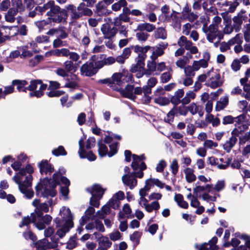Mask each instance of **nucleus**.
Listing matches in <instances>:
<instances>
[{"mask_svg":"<svg viewBox=\"0 0 250 250\" xmlns=\"http://www.w3.org/2000/svg\"><path fill=\"white\" fill-rule=\"evenodd\" d=\"M64 172H56L53 175L52 179L43 178L36 187V191L38 195L43 197H53L56 194L55 188L56 186L61 184V192L62 195L66 196L69 192V180L65 177L62 176Z\"/></svg>","mask_w":250,"mask_h":250,"instance_id":"nucleus-1","label":"nucleus"},{"mask_svg":"<svg viewBox=\"0 0 250 250\" xmlns=\"http://www.w3.org/2000/svg\"><path fill=\"white\" fill-rule=\"evenodd\" d=\"M33 171L30 165H27L13 177V180L18 185L20 190L28 199L32 198L34 195L33 191L30 188L32 181L31 173Z\"/></svg>","mask_w":250,"mask_h":250,"instance_id":"nucleus-2","label":"nucleus"},{"mask_svg":"<svg viewBox=\"0 0 250 250\" xmlns=\"http://www.w3.org/2000/svg\"><path fill=\"white\" fill-rule=\"evenodd\" d=\"M131 48L134 49V52L138 53V56L135 60L136 63L132 65L130 71L132 73H136V77L140 78L145 74L144 61L146 58V53L150 48V46L142 47L136 45L132 46Z\"/></svg>","mask_w":250,"mask_h":250,"instance_id":"nucleus-3","label":"nucleus"},{"mask_svg":"<svg viewBox=\"0 0 250 250\" xmlns=\"http://www.w3.org/2000/svg\"><path fill=\"white\" fill-rule=\"evenodd\" d=\"M177 44L180 47L174 53L175 57H178L183 55L185 52V49L189 51L190 53H187V55L189 58H192V56L190 54H194L198 52V48L196 46H193L192 42L187 39L184 36H182L177 42Z\"/></svg>","mask_w":250,"mask_h":250,"instance_id":"nucleus-4","label":"nucleus"},{"mask_svg":"<svg viewBox=\"0 0 250 250\" xmlns=\"http://www.w3.org/2000/svg\"><path fill=\"white\" fill-rule=\"evenodd\" d=\"M202 29L206 34L208 41L210 42H213L216 39L218 41L223 39V34L218 31V27L215 25L210 24L207 26V24L204 23Z\"/></svg>","mask_w":250,"mask_h":250,"instance_id":"nucleus-5","label":"nucleus"},{"mask_svg":"<svg viewBox=\"0 0 250 250\" xmlns=\"http://www.w3.org/2000/svg\"><path fill=\"white\" fill-rule=\"evenodd\" d=\"M32 223L39 230H42L45 229L47 225L51 223L52 217L48 215H43V213H38V214L31 213Z\"/></svg>","mask_w":250,"mask_h":250,"instance_id":"nucleus-6","label":"nucleus"},{"mask_svg":"<svg viewBox=\"0 0 250 250\" xmlns=\"http://www.w3.org/2000/svg\"><path fill=\"white\" fill-rule=\"evenodd\" d=\"M47 88V84H44L41 80L31 81L30 85L26 87L27 90L32 91L29 93L30 97L35 96L37 98L43 95V91Z\"/></svg>","mask_w":250,"mask_h":250,"instance_id":"nucleus-7","label":"nucleus"},{"mask_svg":"<svg viewBox=\"0 0 250 250\" xmlns=\"http://www.w3.org/2000/svg\"><path fill=\"white\" fill-rule=\"evenodd\" d=\"M208 79L207 82V86L215 89L222 85L224 79L217 71H214L213 69L208 72Z\"/></svg>","mask_w":250,"mask_h":250,"instance_id":"nucleus-8","label":"nucleus"},{"mask_svg":"<svg viewBox=\"0 0 250 250\" xmlns=\"http://www.w3.org/2000/svg\"><path fill=\"white\" fill-rule=\"evenodd\" d=\"M86 190L92 195L90 204L95 207H99V200L102 198L104 190L99 185H94L91 188H87Z\"/></svg>","mask_w":250,"mask_h":250,"instance_id":"nucleus-9","label":"nucleus"},{"mask_svg":"<svg viewBox=\"0 0 250 250\" xmlns=\"http://www.w3.org/2000/svg\"><path fill=\"white\" fill-rule=\"evenodd\" d=\"M50 22L57 23L66 22L67 14L65 9H61L58 5L56 6L51 14L48 16Z\"/></svg>","mask_w":250,"mask_h":250,"instance_id":"nucleus-10","label":"nucleus"},{"mask_svg":"<svg viewBox=\"0 0 250 250\" xmlns=\"http://www.w3.org/2000/svg\"><path fill=\"white\" fill-rule=\"evenodd\" d=\"M246 120V115L245 114H242L234 118V122L235 123L236 128L232 131V135L237 136L241 132L248 128V124Z\"/></svg>","mask_w":250,"mask_h":250,"instance_id":"nucleus-11","label":"nucleus"},{"mask_svg":"<svg viewBox=\"0 0 250 250\" xmlns=\"http://www.w3.org/2000/svg\"><path fill=\"white\" fill-rule=\"evenodd\" d=\"M117 143H114L109 145L110 151L108 152L107 147L103 143L102 140H100L98 142L99 147L98 153L101 157H103L107 155L109 157H112L117 152Z\"/></svg>","mask_w":250,"mask_h":250,"instance_id":"nucleus-12","label":"nucleus"},{"mask_svg":"<svg viewBox=\"0 0 250 250\" xmlns=\"http://www.w3.org/2000/svg\"><path fill=\"white\" fill-rule=\"evenodd\" d=\"M51 241V242H49L45 238L38 241L36 244L37 250H46L56 248L58 247V240L52 237Z\"/></svg>","mask_w":250,"mask_h":250,"instance_id":"nucleus-13","label":"nucleus"},{"mask_svg":"<svg viewBox=\"0 0 250 250\" xmlns=\"http://www.w3.org/2000/svg\"><path fill=\"white\" fill-rule=\"evenodd\" d=\"M32 205L36 208L35 213H34L38 214V213H42V212H48L49 206L52 207L53 204L52 199L49 200L47 203H40V200L36 199L33 200Z\"/></svg>","mask_w":250,"mask_h":250,"instance_id":"nucleus-14","label":"nucleus"},{"mask_svg":"<svg viewBox=\"0 0 250 250\" xmlns=\"http://www.w3.org/2000/svg\"><path fill=\"white\" fill-rule=\"evenodd\" d=\"M81 74L85 76H92L97 72L93 62H87L80 68Z\"/></svg>","mask_w":250,"mask_h":250,"instance_id":"nucleus-15","label":"nucleus"},{"mask_svg":"<svg viewBox=\"0 0 250 250\" xmlns=\"http://www.w3.org/2000/svg\"><path fill=\"white\" fill-rule=\"evenodd\" d=\"M101 31L104 39H111L117 34L118 29L116 27H111L109 23H106L102 25Z\"/></svg>","mask_w":250,"mask_h":250,"instance_id":"nucleus-16","label":"nucleus"},{"mask_svg":"<svg viewBox=\"0 0 250 250\" xmlns=\"http://www.w3.org/2000/svg\"><path fill=\"white\" fill-rule=\"evenodd\" d=\"M241 1V0H233L232 1H226L222 3L217 2L216 4L218 5L226 12L232 13L235 10Z\"/></svg>","mask_w":250,"mask_h":250,"instance_id":"nucleus-17","label":"nucleus"},{"mask_svg":"<svg viewBox=\"0 0 250 250\" xmlns=\"http://www.w3.org/2000/svg\"><path fill=\"white\" fill-rule=\"evenodd\" d=\"M60 214L62 218V223H66L68 226H73V217L69 208H66L65 207H62L60 209Z\"/></svg>","mask_w":250,"mask_h":250,"instance_id":"nucleus-18","label":"nucleus"},{"mask_svg":"<svg viewBox=\"0 0 250 250\" xmlns=\"http://www.w3.org/2000/svg\"><path fill=\"white\" fill-rule=\"evenodd\" d=\"M247 18L248 17L246 11L244 10H241L237 14V16L233 18L232 20L234 22V28L236 32L240 30L243 22L246 21Z\"/></svg>","mask_w":250,"mask_h":250,"instance_id":"nucleus-19","label":"nucleus"},{"mask_svg":"<svg viewBox=\"0 0 250 250\" xmlns=\"http://www.w3.org/2000/svg\"><path fill=\"white\" fill-rule=\"evenodd\" d=\"M83 141H84L83 139H81L79 141V150L78 153L80 157L83 159L87 158L88 160L91 161H94L96 158V156L92 153V151H90L86 152L84 150Z\"/></svg>","mask_w":250,"mask_h":250,"instance_id":"nucleus-20","label":"nucleus"},{"mask_svg":"<svg viewBox=\"0 0 250 250\" xmlns=\"http://www.w3.org/2000/svg\"><path fill=\"white\" fill-rule=\"evenodd\" d=\"M114 89L119 91L120 94L124 97L128 98L131 100H135L136 96L133 93L134 86L132 85H127L124 89L116 88Z\"/></svg>","mask_w":250,"mask_h":250,"instance_id":"nucleus-21","label":"nucleus"},{"mask_svg":"<svg viewBox=\"0 0 250 250\" xmlns=\"http://www.w3.org/2000/svg\"><path fill=\"white\" fill-rule=\"evenodd\" d=\"M218 239L216 237H213L208 243H204L201 246L196 244L195 247L199 250H218V246L216 245Z\"/></svg>","mask_w":250,"mask_h":250,"instance_id":"nucleus-22","label":"nucleus"},{"mask_svg":"<svg viewBox=\"0 0 250 250\" xmlns=\"http://www.w3.org/2000/svg\"><path fill=\"white\" fill-rule=\"evenodd\" d=\"M95 209L92 207H89L85 212V215L83 216L80 220V224L82 226H83L87 220L91 219L94 220L95 219L94 215Z\"/></svg>","mask_w":250,"mask_h":250,"instance_id":"nucleus-23","label":"nucleus"},{"mask_svg":"<svg viewBox=\"0 0 250 250\" xmlns=\"http://www.w3.org/2000/svg\"><path fill=\"white\" fill-rule=\"evenodd\" d=\"M78 78L75 75H72L71 76L70 78H66L65 79V83L64 85V87H67L72 89H75L78 88Z\"/></svg>","mask_w":250,"mask_h":250,"instance_id":"nucleus-24","label":"nucleus"},{"mask_svg":"<svg viewBox=\"0 0 250 250\" xmlns=\"http://www.w3.org/2000/svg\"><path fill=\"white\" fill-rule=\"evenodd\" d=\"M56 6H57V5L55 4L54 1L50 0L42 6L36 7V9L40 12H43L46 10H49L46 13V15L48 16L51 14L54 9L56 8Z\"/></svg>","mask_w":250,"mask_h":250,"instance_id":"nucleus-25","label":"nucleus"},{"mask_svg":"<svg viewBox=\"0 0 250 250\" xmlns=\"http://www.w3.org/2000/svg\"><path fill=\"white\" fill-rule=\"evenodd\" d=\"M39 167L42 174H50L54 171L53 166L46 160L42 161L39 164Z\"/></svg>","mask_w":250,"mask_h":250,"instance_id":"nucleus-26","label":"nucleus"},{"mask_svg":"<svg viewBox=\"0 0 250 250\" xmlns=\"http://www.w3.org/2000/svg\"><path fill=\"white\" fill-rule=\"evenodd\" d=\"M185 92L183 89H179L176 90L170 98V102L175 105L182 104V98L184 96Z\"/></svg>","mask_w":250,"mask_h":250,"instance_id":"nucleus-27","label":"nucleus"},{"mask_svg":"<svg viewBox=\"0 0 250 250\" xmlns=\"http://www.w3.org/2000/svg\"><path fill=\"white\" fill-rule=\"evenodd\" d=\"M208 162L211 166H216L219 169H226L229 165L231 159L228 158L227 162L225 164H219V160L215 157L212 156L208 158Z\"/></svg>","mask_w":250,"mask_h":250,"instance_id":"nucleus-28","label":"nucleus"},{"mask_svg":"<svg viewBox=\"0 0 250 250\" xmlns=\"http://www.w3.org/2000/svg\"><path fill=\"white\" fill-rule=\"evenodd\" d=\"M55 221L57 224V227L59 228L56 232V234L58 235L60 238L63 237L65 234L69 231L70 228L73 227L68 226L67 225H66V223H62V225H59V220L57 219H56Z\"/></svg>","mask_w":250,"mask_h":250,"instance_id":"nucleus-29","label":"nucleus"},{"mask_svg":"<svg viewBox=\"0 0 250 250\" xmlns=\"http://www.w3.org/2000/svg\"><path fill=\"white\" fill-rule=\"evenodd\" d=\"M188 111L192 115H194L198 114L200 116H202L204 114L203 108L201 106L195 103H191L188 106Z\"/></svg>","mask_w":250,"mask_h":250,"instance_id":"nucleus-30","label":"nucleus"},{"mask_svg":"<svg viewBox=\"0 0 250 250\" xmlns=\"http://www.w3.org/2000/svg\"><path fill=\"white\" fill-rule=\"evenodd\" d=\"M122 180L125 185L129 187L130 189L133 188L137 185V180L131 175H125L122 177Z\"/></svg>","mask_w":250,"mask_h":250,"instance_id":"nucleus-31","label":"nucleus"},{"mask_svg":"<svg viewBox=\"0 0 250 250\" xmlns=\"http://www.w3.org/2000/svg\"><path fill=\"white\" fill-rule=\"evenodd\" d=\"M183 172L185 175L186 181L188 183L194 182L196 179L193 169L190 167H186L184 169Z\"/></svg>","mask_w":250,"mask_h":250,"instance_id":"nucleus-32","label":"nucleus"},{"mask_svg":"<svg viewBox=\"0 0 250 250\" xmlns=\"http://www.w3.org/2000/svg\"><path fill=\"white\" fill-rule=\"evenodd\" d=\"M156 28L155 25L148 22H144L139 23L137 26L136 31H146L148 32H151Z\"/></svg>","mask_w":250,"mask_h":250,"instance_id":"nucleus-33","label":"nucleus"},{"mask_svg":"<svg viewBox=\"0 0 250 250\" xmlns=\"http://www.w3.org/2000/svg\"><path fill=\"white\" fill-rule=\"evenodd\" d=\"M171 26L175 29V30L178 31L181 28V21L176 14L175 11H172L171 13Z\"/></svg>","mask_w":250,"mask_h":250,"instance_id":"nucleus-34","label":"nucleus"},{"mask_svg":"<svg viewBox=\"0 0 250 250\" xmlns=\"http://www.w3.org/2000/svg\"><path fill=\"white\" fill-rule=\"evenodd\" d=\"M125 72L122 73H115L112 76V81L113 83H116L119 85H122L124 83L125 80Z\"/></svg>","mask_w":250,"mask_h":250,"instance_id":"nucleus-35","label":"nucleus"},{"mask_svg":"<svg viewBox=\"0 0 250 250\" xmlns=\"http://www.w3.org/2000/svg\"><path fill=\"white\" fill-rule=\"evenodd\" d=\"M196 97V94L194 91L188 90L187 91L184 97L182 98V104H188L190 103L192 100H194Z\"/></svg>","mask_w":250,"mask_h":250,"instance_id":"nucleus-36","label":"nucleus"},{"mask_svg":"<svg viewBox=\"0 0 250 250\" xmlns=\"http://www.w3.org/2000/svg\"><path fill=\"white\" fill-rule=\"evenodd\" d=\"M66 9L71 12L70 16L73 20H78L81 18V14L77 10V8L72 4H68L65 7Z\"/></svg>","mask_w":250,"mask_h":250,"instance_id":"nucleus-37","label":"nucleus"},{"mask_svg":"<svg viewBox=\"0 0 250 250\" xmlns=\"http://www.w3.org/2000/svg\"><path fill=\"white\" fill-rule=\"evenodd\" d=\"M237 141V139L235 136H231L229 140L227 141L223 145V148L227 152H229L234 147Z\"/></svg>","mask_w":250,"mask_h":250,"instance_id":"nucleus-38","label":"nucleus"},{"mask_svg":"<svg viewBox=\"0 0 250 250\" xmlns=\"http://www.w3.org/2000/svg\"><path fill=\"white\" fill-rule=\"evenodd\" d=\"M156 60H151L148 61L146 65V69H145V74L151 75L156 71Z\"/></svg>","mask_w":250,"mask_h":250,"instance_id":"nucleus-39","label":"nucleus"},{"mask_svg":"<svg viewBox=\"0 0 250 250\" xmlns=\"http://www.w3.org/2000/svg\"><path fill=\"white\" fill-rule=\"evenodd\" d=\"M103 58L104 60V63L106 65H109L113 64L115 62V58L113 57H106L104 54L100 55L99 57L96 55H93L91 57V60L93 61H96L98 58Z\"/></svg>","mask_w":250,"mask_h":250,"instance_id":"nucleus-40","label":"nucleus"},{"mask_svg":"<svg viewBox=\"0 0 250 250\" xmlns=\"http://www.w3.org/2000/svg\"><path fill=\"white\" fill-rule=\"evenodd\" d=\"M27 84L28 83L25 80H15L12 82V84L17 85V88L19 92L23 91L26 92L27 88H26V87H24V86Z\"/></svg>","mask_w":250,"mask_h":250,"instance_id":"nucleus-41","label":"nucleus"},{"mask_svg":"<svg viewBox=\"0 0 250 250\" xmlns=\"http://www.w3.org/2000/svg\"><path fill=\"white\" fill-rule=\"evenodd\" d=\"M17 13V11L15 10V8H9L4 16L5 21L10 23L14 22L16 20L15 16Z\"/></svg>","mask_w":250,"mask_h":250,"instance_id":"nucleus-42","label":"nucleus"},{"mask_svg":"<svg viewBox=\"0 0 250 250\" xmlns=\"http://www.w3.org/2000/svg\"><path fill=\"white\" fill-rule=\"evenodd\" d=\"M149 49L151 52V55L150 56V59L151 60H156L158 57L161 56L164 54V51L156 47H151L150 46V48Z\"/></svg>","mask_w":250,"mask_h":250,"instance_id":"nucleus-43","label":"nucleus"},{"mask_svg":"<svg viewBox=\"0 0 250 250\" xmlns=\"http://www.w3.org/2000/svg\"><path fill=\"white\" fill-rule=\"evenodd\" d=\"M185 104H181L178 106L177 105L174 106L173 107L174 110L176 114H178L180 115L186 116L188 113V106H185Z\"/></svg>","mask_w":250,"mask_h":250,"instance_id":"nucleus-44","label":"nucleus"},{"mask_svg":"<svg viewBox=\"0 0 250 250\" xmlns=\"http://www.w3.org/2000/svg\"><path fill=\"white\" fill-rule=\"evenodd\" d=\"M229 103V98L228 96H224L220 98V100L217 102L216 105V110L217 111L224 109Z\"/></svg>","mask_w":250,"mask_h":250,"instance_id":"nucleus-45","label":"nucleus"},{"mask_svg":"<svg viewBox=\"0 0 250 250\" xmlns=\"http://www.w3.org/2000/svg\"><path fill=\"white\" fill-rule=\"evenodd\" d=\"M13 8H15V10L17 12L21 13L25 10V6L23 5L21 0H13L12 1Z\"/></svg>","mask_w":250,"mask_h":250,"instance_id":"nucleus-46","label":"nucleus"},{"mask_svg":"<svg viewBox=\"0 0 250 250\" xmlns=\"http://www.w3.org/2000/svg\"><path fill=\"white\" fill-rule=\"evenodd\" d=\"M155 37L157 39L165 40L167 38V32L164 27H158L155 32Z\"/></svg>","mask_w":250,"mask_h":250,"instance_id":"nucleus-47","label":"nucleus"},{"mask_svg":"<svg viewBox=\"0 0 250 250\" xmlns=\"http://www.w3.org/2000/svg\"><path fill=\"white\" fill-rule=\"evenodd\" d=\"M112 243L109 241L108 238L106 236H101L99 239V245L107 250V248L110 247Z\"/></svg>","mask_w":250,"mask_h":250,"instance_id":"nucleus-48","label":"nucleus"},{"mask_svg":"<svg viewBox=\"0 0 250 250\" xmlns=\"http://www.w3.org/2000/svg\"><path fill=\"white\" fill-rule=\"evenodd\" d=\"M174 200L180 207L184 208H188V203L183 200V197L181 194H176L174 197Z\"/></svg>","mask_w":250,"mask_h":250,"instance_id":"nucleus-49","label":"nucleus"},{"mask_svg":"<svg viewBox=\"0 0 250 250\" xmlns=\"http://www.w3.org/2000/svg\"><path fill=\"white\" fill-rule=\"evenodd\" d=\"M131 212V209L129 205L128 204L124 205L123 211H120L119 213V220L124 218L125 216H128Z\"/></svg>","mask_w":250,"mask_h":250,"instance_id":"nucleus-50","label":"nucleus"},{"mask_svg":"<svg viewBox=\"0 0 250 250\" xmlns=\"http://www.w3.org/2000/svg\"><path fill=\"white\" fill-rule=\"evenodd\" d=\"M160 208V205L158 201H153L147 205L145 210L148 213L152 212L153 210L158 211Z\"/></svg>","mask_w":250,"mask_h":250,"instance_id":"nucleus-51","label":"nucleus"},{"mask_svg":"<svg viewBox=\"0 0 250 250\" xmlns=\"http://www.w3.org/2000/svg\"><path fill=\"white\" fill-rule=\"evenodd\" d=\"M3 29L5 34L8 36V40L10 37H13L18 33V27L17 26L4 27Z\"/></svg>","mask_w":250,"mask_h":250,"instance_id":"nucleus-52","label":"nucleus"},{"mask_svg":"<svg viewBox=\"0 0 250 250\" xmlns=\"http://www.w3.org/2000/svg\"><path fill=\"white\" fill-rule=\"evenodd\" d=\"M127 2L126 0H120L118 2L113 4L111 6L112 10L118 11L120 10L123 6H127Z\"/></svg>","mask_w":250,"mask_h":250,"instance_id":"nucleus-53","label":"nucleus"},{"mask_svg":"<svg viewBox=\"0 0 250 250\" xmlns=\"http://www.w3.org/2000/svg\"><path fill=\"white\" fill-rule=\"evenodd\" d=\"M154 102L161 106H166L168 105L170 102L169 99L166 97H158L154 100Z\"/></svg>","mask_w":250,"mask_h":250,"instance_id":"nucleus-54","label":"nucleus"},{"mask_svg":"<svg viewBox=\"0 0 250 250\" xmlns=\"http://www.w3.org/2000/svg\"><path fill=\"white\" fill-rule=\"evenodd\" d=\"M188 62V57H185L183 58H180L175 62L176 66L181 69H184L186 65Z\"/></svg>","mask_w":250,"mask_h":250,"instance_id":"nucleus-55","label":"nucleus"},{"mask_svg":"<svg viewBox=\"0 0 250 250\" xmlns=\"http://www.w3.org/2000/svg\"><path fill=\"white\" fill-rule=\"evenodd\" d=\"M170 168L172 174L176 175L177 174L179 169V165L177 159H174L172 161L170 165Z\"/></svg>","mask_w":250,"mask_h":250,"instance_id":"nucleus-56","label":"nucleus"},{"mask_svg":"<svg viewBox=\"0 0 250 250\" xmlns=\"http://www.w3.org/2000/svg\"><path fill=\"white\" fill-rule=\"evenodd\" d=\"M146 181H148V185L150 187L153 185H156L160 188H163L164 184L159 179L155 178H151L147 179Z\"/></svg>","mask_w":250,"mask_h":250,"instance_id":"nucleus-57","label":"nucleus"},{"mask_svg":"<svg viewBox=\"0 0 250 250\" xmlns=\"http://www.w3.org/2000/svg\"><path fill=\"white\" fill-rule=\"evenodd\" d=\"M50 21L49 20H42L36 21L35 24L36 26L38 28L39 31H41L44 29V27L47 26Z\"/></svg>","mask_w":250,"mask_h":250,"instance_id":"nucleus-58","label":"nucleus"},{"mask_svg":"<svg viewBox=\"0 0 250 250\" xmlns=\"http://www.w3.org/2000/svg\"><path fill=\"white\" fill-rule=\"evenodd\" d=\"M141 232L136 231L130 235V239L135 245L136 246L139 244V239L141 236Z\"/></svg>","mask_w":250,"mask_h":250,"instance_id":"nucleus-59","label":"nucleus"},{"mask_svg":"<svg viewBox=\"0 0 250 250\" xmlns=\"http://www.w3.org/2000/svg\"><path fill=\"white\" fill-rule=\"evenodd\" d=\"M53 155L58 156L60 155H66L67 153L63 146H60L58 148H55L52 151Z\"/></svg>","mask_w":250,"mask_h":250,"instance_id":"nucleus-60","label":"nucleus"},{"mask_svg":"<svg viewBox=\"0 0 250 250\" xmlns=\"http://www.w3.org/2000/svg\"><path fill=\"white\" fill-rule=\"evenodd\" d=\"M78 243L75 237H72L66 244V248L68 250H72L77 246Z\"/></svg>","mask_w":250,"mask_h":250,"instance_id":"nucleus-61","label":"nucleus"},{"mask_svg":"<svg viewBox=\"0 0 250 250\" xmlns=\"http://www.w3.org/2000/svg\"><path fill=\"white\" fill-rule=\"evenodd\" d=\"M203 146L206 148V149H211L217 147L218 146V144L216 142H214L211 140H206L205 141Z\"/></svg>","mask_w":250,"mask_h":250,"instance_id":"nucleus-62","label":"nucleus"},{"mask_svg":"<svg viewBox=\"0 0 250 250\" xmlns=\"http://www.w3.org/2000/svg\"><path fill=\"white\" fill-rule=\"evenodd\" d=\"M64 69L67 72H75L73 62L71 61H66L63 63Z\"/></svg>","mask_w":250,"mask_h":250,"instance_id":"nucleus-63","label":"nucleus"},{"mask_svg":"<svg viewBox=\"0 0 250 250\" xmlns=\"http://www.w3.org/2000/svg\"><path fill=\"white\" fill-rule=\"evenodd\" d=\"M121 202L119 201V200L116 199L115 197H112L108 203V205L113 209H117Z\"/></svg>","mask_w":250,"mask_h":250,"instance_id":"nucleus-64","label":"nucleus"}]
</instances>
